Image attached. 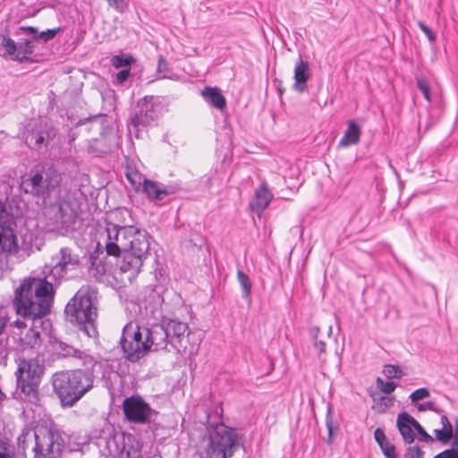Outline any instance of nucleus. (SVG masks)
Returning <instances> with one entry per match:
<instances>
[{
    "instance_id": "obj_14",
    "label": "nucleus",
    "mask_w": 458,
    "mask_h": 458,
    "mask_svg": "<svg viewBox=\"0 0 458 458\" xmlns=\"http://www.w3.org/2000/svg\"><path fill=\"white\" fill-rule=\"evenodd\" d=\"M57 352L58 354L63 358H73L81 360L84 367H91L92 369L98 368L102 369V379L104 381V386L109 391H112L113 383L111 381V374L114 372L110 369L107 360H98L84 351L74 348L73 346L69 345L64 342H59L57 344Z\"/></svg>"
},
{
    "instance_id": "obj_17",
    "label": "nucleus",
    "mask_w": 458,
    "mask_h": 458,
    "mask_svg": "<svg viewBox=\"0 0 458 458\" xmlns=\"http://www.w3.org/2000/svg\"><path fill=\"white\" fill-rule=\"evenodd\" d=\"M46 216L58 230H73L77 221V213L68 202H56L47 210Z\"/></svg>"
},
{
    "instance_id": "obj_37",
    "label": "nucleus",
    "mask_w": 458,
    "mask_h": 458,
    "mask_svg": "<svg viewBox=\"0 0 458 458\" xmlns=\"http://www.w3.org/2000/svg\"><path fill=\"white\" fill-rule=\"evenodd\" d=\"M416 84L418 89L422 92L426 100L428 102H431L430 88L428 81L424 77H419L416 79Z\"/></svg>"
},
{
    "instance_id": "obj_49",
    "label": "nucleus",
    "mask_w": 458,
    "mask_h": 458,
    "mask_svg": "<svg viewBox=\"0 0 458 458\" xmlns=\"http://www.w3.org/2000/svg\"><path fill=\"white\" fill-rule=\"evenodd\" d=\"M8 322V317L5 310L0 308V335L3 334Z\"/></svg>"
},
{
    "instance_id": "obj_11",
    "label": "nucleus",
    "mask_w": 458,
    "mask_h": 458,
    "mask_svg": "<svg viewBox=\"0 0 458 458\" xmlns=\"http://www.w3.org/2000/svg\"><path fill=\"white\" fill-rule=\"evenodd\" d=\"M35 458H58L64 447L62 432L53 425L39 428L33 433Z\"/></svg>"
},
{
    "instance_id": "obj_43",
    "label": "nucleus",
    "mask_w": 458,
    "mask_h": 458,
    "mask_svg": "<svg viewBox=\"0 0 458 458\" xmlns=\"http://www.w3.org/2000/svg\"><path fill=\"white\" fill-rule=\"evenodd\" d=\"M424 452L419 445L409 446L405 451V458H423Z\"/></svg>"
},
{
    "instance_id": "obj_1",
    "label": "nucleus",
    "mask_w": 458,
    "mask_h": 458,
    "mask_svg": "<svg viewBox=\"0 0 458 458\" xmlns=\"http://www.w3.org/2000/svg\"><path fill=\"white\" fill-rule=\"evenodd\" d=\"M54 295L55 290L47 281L28 277L15 289L13 306L24 318L40 319L50 312Z\"/></svg>"
},
{
    "instance_id": "obj_10",
    "label": "nucleus",
    "mask_w": 458,
    "mask_h": 458,
    "mask_svg": "<svg viewBox=\"0 0 458 458\" xmlns=\"http://www.w3.org/2000/svg\"><path fill=\"white\" fill-rule=\"evenodd\" d=\"M62 182V174L54 166L38 169H31L28 178L21 183V188L26 193L35 197L47 198L56 189Z\"/></svg>"
},
{
    "instance_id": "obj_12",
    "label": "nucleus",
    "mask_w": 458,
    "mask_h": 458,
    "mask_svg": "<svg viewBox=\"0 0 458 458\" xmlns=\"http://www.w3.org/2000/svg\"><path fill=\"white\" fill-rule=\"evenodd\" d=\"M164 106L159 97L145 96L138 100L133 114L130 117L129 129L138 130L140 126L147 127L154 123L162 114Z\"/></svg>"
},
{
    "instance_id": "obj_26",
    "label": "nucleus",
    "mask_w": 458,
    "mask_h": 458,
    "mask_svg": "<svg viewBox=\"0 0 458 458\" xmlns=\"http://www.w3.org/2000/svg\"><path fill=\"white\" fill-rule=\"evenodd\" d=\"M256 206L259 210H264L270 203L273 195L266 184L260 185L255 191Z\"/></svg>"
},
{
    "instance_id": "obj_45",
    "label": "nucleus",
    "mask_w": 458,
    "mask_h": 458,
    "mask_svg": "<svg viewBox=\"0 0 458 458\" xmlns=\"http://www.w3.org/2000/svg\"><path fill=\"white\" fill-rule=\"evenodd\" d=\"M434 433H435L436 438L444 444H446L453 437V434L449 433L448 431H446L444 428L435 429Z\"/></svg>"
},
{
    "instance_id": "obj_19",
    "label": "nucleus",
    "mask_w": 458,
    "mask_h": 458,
    "mask_svg": "<svg viewBox=\"0 0 458 458\" xmlns=\"http://www.w3.org/2000/svg\"><path fill=\"white\" fill-rule=\"evenodd\" d=\"M142 191L150 201L160 202L167 196L175 193V189L173 186H166L156 181L144 179Z\"/></svg>"
},
{
    "instance_id": "obj_39",
    "label": "nucleus",
    "mask_w": 458,
    "mask_h": 458,
    "mask_svg": "<svg viewBox=\"0 0 458 458\" xmlns=\"http://www.w3.org/2000/svg\"><path fill=\"white\" fill-rule=\"evenodd\" d=\"M377 386L382 391L384 394H389L394 391L397 386V384L393 381L385 382L382 378H377Z\"/></svg>"
},
{
    "instance_id": "obj_51",
    "label": "nucleus",
    "mask_w": 458,
    "mask_h": 458,
    "mask_svg": "<svg viewBox=\"0 0 458 458\" xmlns=\"http://www.w3.org/2000/svg\"><path fill=\"white\" fill-rule=\"evenodd\" d=\"M441 423L443 425L442 428H444L446 431H448L449 433L453 434V426L445 415L441 416Z\"/></svg>"
},
{
    "instance_id": "obj_8",
    "label": "nucleus",
    "mask_w": 458,
    "mask_h": 458,
    "mask_svg": "<svg viewBox=\"0 0 458 458\" xmlns=\"http://www.w3.org/2000/svg\"><path fill=\"white\" fill-rule=\"evenodd\" d=\"M80 264V258L69 247H63L51 257L49 264L42 269L41 280L47 281L55 291V288L67 279V274L75 270Z\"/></svg>"
},
{
    "instance_id": "obj_27",
    "label": "nucleus",
    "mask_w": 458,
    "mask_h": 458,
    "mask_svg": "<svg viewBox=\"0 0 458 458\" xmlns=\"http://www.w3.org/2000/svg\"><path fill=\"white\" fill-rule=\"evenodd\" d=\"M49 133L47 131H37L32 130L28 132L26 135V142L28 145L32 146L37 148H40L46 142V140H48Z\"/></svg>"
},
{
    "instance_id": "obj_50",
    "label": "nucleus",
    "mask_w": 458,
    "mask_h": 458,
    "mask_svg": "<svg viewBox=\"0 0 458 458\" xmlns=\"http://www.w3.org/2000/svg\"><path fill=\"white\" fill-rule=\"evenodd\" d=\"M394 398H387L386 396H382L380 398V405H383V408L380 410L381 412L386 411L387 408L393 405Z\"/></svg>"
},
{
    "instance_id": "obj_24",
    "label": "nucleus",
    "mask_w": 458,
    "mask_h": 458,
    "mask_svg": "<svg viewBox=\"0 0 458 458\" xmlns=\"http://www.w3.org/2000/svg\"><path fill=\"white\" fill-rule=\"evenodd\" d=\"M374 437L386 458H397L394 445L388 441L382 428H376Z\"/></svg>"
},
{
    "instance_id": "obj_6",
    "label": "nucleus",
    "mask_w": 458,
    "mask_h": 458,
    "mask_svg": "<svg viewBox=\"0 0 458 458\" xmlns=\"http://www.w3.org/2000/svg\"><path fill=\"white\" fill-rule=\"evenodd\" d=\"M16 226L14 216L10 214L5 205L0 199V251L8 255H14L21 250L26 255L34 251V235L26 231L21 235V242L19 243L14 227Z\"/></svg>"
},
{
    "instance_id": "obj_23",
    "label": "nucleus",
    "mask_w": 458,
    "mask_h": 458,
    "mask_svg": "<svg viewBox=\"0 0 458 458\" xmlns=\"http://www.w3.org/2000/svg\"><path fill=\"white\" fill-rule=\"evenodd\" d=\"M360 139V128L354 121H349L347 129L339 141L341 147L357 144Z\"/></svg>"
},
{
    "instance_id": "obj_35",
    "label": "nucleus",
    "mask_w": 458,
    "mask_h": 458,
    "mask_svg": "<svg viewBox=\"0 0 458 458\" xmlns=\"http://www.w3.org/2000/svg\"><path fill=\"white\" fill-rule=\"evenodd\" d=\"M383 373L388 379H392V378L400 379L403 376V372L401 369V368L397 365H392V364L386 365L384 367Z\"/></svg>"
},
{
    "instance_id": "obj_44",
    "label": "nucleus",
    "mask_w": 458,
    "mask_h": 458,
    "mask_svg": "<svg viewBox=\"0 0 458 458\" xmlns=\"http://www.w3.org/2000/svg\"><path fill=\"white\" fill-rule=\"evenodd\" d=\"M414 429L420 435L423 441L427 443H431L434 441V438L426 432L423 427L416 420L414 421Z\"/></svg>"
},
{
    "instance_id": "obj_25",
    "label": "nucleus",
    "mask_w": 458,
    "mask_h": 458,
    "mask_svg": "<svg viewBox=\"0 0 458 458\" xmlns=\"http://www.w3.org/2000/svg\"><path fill=\"white\" fill-rule=\"evenodd\" d=\"M34 46L30 39L24 38L17 43V54L15 56V61L20 63H27L30 62L31 59L28 56L29 55L33 54Z\"/></svg>"
},
{
    "instance_id": "obj_40",
    "label": "nucleus",
    "mask_w": 458,
    "mask_h": 458,
    "mask_svg": "<svg viewBox=\"0 0 458 458\" xmlns=\"http://www.w3.org/2000/svg\"><path fill=\"white\" fill-rule=\"evenodd\" d=\"M62 30L61 27L48 29L47 30L41 31L38 35V40L41 39L44 42H47L53 39L60 31Z\"/></svg>"
},
{
    "instance_id": "obj_38",
    "label": "nucleus",
    "mask_w": 458,
    "mask_h": 458,
    "mask_svg": "<svg viewBox=\"0 0 458 458\" xmlns=\"http://www.w3.org/2000/svg\"><path fill=\"white\" fill-rule=\"evenodd\" d=\"M39 31L38 30V28L36 27H32V26H21L17 29L16 32H15V35L16 36H20V35H22V34H26L30 37H31V38L33 40H38V35Z\"/></svg>"
},
{
    "instance_id": "obj_56",
    "label": "nucleus",
    "mask_w": 458,
    "mask_h": 458,
    "mask_svg": "<svg viewBox=\"0 0 458 458\" xmlns=\"http://www.w3.org/2000/svg\"><path fill=\"white\" fill-rule=\"evenodd\" d=\"M433 458H450L448 449L444 450L443 452L437 454Z\"/></svg>"
},
{
    "instance_id": "obj_3",
    "label": "nucleus",
    "mask_w": 458,
    "mask_h": 458,
    "mask_svg": "<svg viewBox=\"0 0 458 458\" xmlns=\"http://www.w3.org/2000/svg\"><path fill=\"white\" fill-rule=\"evenodd\" d=\"M164 302V297L157 289L150 290L146 298V310L149 311L155 318L161 317V323L167 332V339L173 351L182 355H193L198 351L199 344L191 343V333L186 322L177 318H165L162 315L161 306Z\"/></svg>"
},
{
    "instance_id": "obj_30",
    "label": "nucleus",
    "mask_w": 458,
    "mask_h": 458,
    "mask_svg": "<svg viewBox=\"0 0 458 458\" xmlns=\"http://www.w3.org/2000/svg\"><path fill=\"white\" fill-rule=\"evenodd\" d=\"M15 447L11 440L0 437V458H15Z\"/></svg>"
},
{
    "instance_id": "obj_34",
    "label": "nucleus",
    "mask_w": 458,
    "mask_h": 458,
    "mask_svg": "<svg viewBox=\"0 0 458 458\" xmlns=\"http://www.w3.org/2000/svg\"><path fill=\"white\" fill-rule=\"evenodd\" d=\"M21 341L25 345H29L30 347L33 348L40 342V333L33 327H30Z\"/></svg>"
},
{
    "instance_id": "obj_15",
    "label": "nucleus",
    "mask_w": 458,
    "mask_h": 458,
    "mask_svg": "<svg viewBox=\"0 0 458 458\" xmlns=\"http://www.w3.org/2000/svg\"><path fill=\"white\" fill-rule=\"evenodd\" d=\"M123 411L126 420L140 425L150 424L157 414L140 394L126 397L123 402Z\"/></svg>"
},
{
    "instance_id": "obj_31",
    "label": "nucleus",
    "mask_w": 458,
    "mask_h": 458,
    "mask_svg": "<svg viewBox=\"0 0 458 458\" xmlns=\"http://www.w3.org/2000/svg\"><path fill=\"white\" fill-rule=\"evenodd\" d=\"M326 426L328 430V443L332 442V437L335 430L339 428V423L333 418V409L330 404L327 405V416H326Z\"/></svg>"
},
{
    "instance_id": "obj_16",
    "label": "nucleus",
    "mask_w": 458,
    "mask_h": 458,
    "mask_svg": "<svg viewBox=\"0 0 458 458\" xmlns=\"http://www.w3.org/2000/svg\"><path fill=\"white\" fill-rule=\"evenodd\" d=\"M134 233L132 225L108 224L106 227V250L108 255L124 257L129 249V240Z\"/></svg>"
},
{
    "instance_id": "obj_20",
    "label": "nucleus",
    "mask_w": 458,
    "mask_h": 458,
    "mask_svg": "<svg viewBox=\"0 0 458 458\" xmlns=\"http://www.w3.org/2000/svg\"><path fill=\"white\" fill-rule=\"evenodd\" d=\"M415 419L406 411L400 412L397 416L396 425L406 444L414 441L415 435L411 428H414Z\"/></svg>"
},
{
    "instance_id": "obj_48",
    "label": "nucleus",
    "mask_w": 458,
    "mask_h": 458,
    "mask_svg": "<svg viewBox=\"0 0 458 458\" xmlns=\"http://www.w3.org/2000/svg\"><path fill=\"white\" fill-rule=\"evenodd\" d=\"M131 75L130 68H124L118 72L115 76V81L117 84H123Z\"/></svg>"
},
{
    "instance_id": "obj_32",
    "label": "nucleus",
    "mask_w": 458,
    "mask_h": 458,
    "mask_svg": "<svg viewBox=\"0 0 458 458\" xmlns=\"http://www.w3.org/2000/svg\"><path fill=\"white\" fill-rule=\"evenodd\" d=\"M126 178L131 184L132 188L135 191H140V189H143V181L147 179L143 174H140L138 171H128L126 172Z\"/></svg>"
},
{
    "instance_id": "obj_4",
    "label": "nucleus",
    "mask_w": 458,
    "mask_h": 458,
    "mask_svg": "<svg viewBox=\"0 0 458 458\" xmlns=\"http://www.w3.org/2000/svg\"><path fill=\"white\" fill-rule=\"evenodd\" d=\"M67 321L78 327L88 337L96 338L98 330L97 292L86 285L81 287L64 309Z\"/></svg>"
},
{
    "instance_id": "obj_2",
    "label": "nucleus",
    "mask_w": 458,
    "mask_h": 458,
    "mask_svg": "<svg viewBox=\"0 0 458 458\" xmlns=\"http://www.w3.org/2000/svg\"><path fill=\"white\" fill-rule=\"evenodd\" d=\"M96 369L85 367L55 372L52 376L54 392L63 407L74 406L86 394L91 391L95 383Z\"/></svg>"
},
{
    "instance_id": "obj_58",
    "label": "nucleus",
    "mask_w": 458,
    "mask_h": 458,
    "mask_svg": "<svg viewBox=\"0 0 458 458\" xmlns=\"http://www.w3.org/2000/svg\"><path fill=\"white\" fill-rule=\"evenodd\" d=\"M331 330H332V327L330 326L329 327V333H328V335L331 333Z\"/></svg>"
},
{
    "instance_id": "obj_55",
    "label": "nucleus",
    "mask_w": 458,
    "mask_h": 458,
    "mask_svg": "<svg viewBox=\"0 0 458 458\" xmlns=\"http://www.w3.org/2000/svg\"><path fill=\"white\" fill-rule=\"evenodd\" d=\"M450 458H458V447L451 446V448L448 449Z\"/></svg>"
},
{
    "instance_id": "obj_21",
    "label": "nucleus",
    "mask_w": 458,
    "mask_h": 458,
    "mask_svg": "<svg viewBox=\"0 0 458 458\" xmlns=\"http://www.w3.org/2000/svg\"><path fill=\"white\" fill-rule=\"evenodd\" d=\"M309 62L299 57L294 67V89L303 92L307 89V81L310 79Z\"/></svg>"
},
{
    "instance_id": "obj_13",
    "label": "nucleus",
    "mask_w": 458,
    "mask_h": 458,
    "mask_svg": "<svg viewBox=\"0 0 458 458\" xmlns=\"http://www.w3.org/2000/svg\"><path fill=\"white\" fill-rule=\"evenodd\" d=\"M120 345L125 359L131 362H137L147 354L145 336L140 327L131 322L123 328Z\"/></svg>"
},
{
    "instance_id": "obj_36",
    "label": "nucleus",
    "mask_w": 458,
    "mask_h": 458,
    "mask_svg": "<svg viewBox=\"0 0 458 458\" xmlns=\"http://www.w3.org/2000/svg\"><path fill=\"white\" fill-rule=\"evenodd\" d=\"M32 437L31 430L28 428H23L21 432L17 437V446L19 450L24 452L27 448V441Z\"/></svg>"
},
{
    "instance_id": "obj_47",
    "label": "nucleus",
    "mask_w": 458,
    "mask_h": 458,
    "mask_svg": "<svg viewBox=\"0 0 458 458\" xmlns=\"http://www.w3.org/2000/svg\"><path fill=\"white\" fill-rule=\"evenodd\" d=\"M417 408L420 411H424L428 410V411H434L438 414L443 412V411L441 409H438L435 406V403L432 401H429V402H427L424 403H420V404H418Z\"/></svg>"
},
{
    "instance_id": "obj_41",
    "label": "nucleus",
    "mask_w": 458,
    "mask_h": 458,
    "mask_svg": "<svg viewBox=\"0 0 458 458\" xmlns=\"http://www.w3.org/2000/svg\"><path fill=\"white\" fill-rule=\"evenodd\" d=\"M429 394H430L429 391L427 388L420 387V388L413 391L410 394V399H411V403H415L420 400L428 397Z\"/></svg>"
},
{
    "instance_id": "obj_7",
    "label": "nucleus",
    "mask_w": 458,
    "mask_h": 458,
    "mask_svg": "<svg viewBox=\"0 0 458 458\" xmlns=\"http://www.w3.org/2000/svg\"><path fill=\"white\" fill-rule=\"evenodd\" d=\"M17 364L15 371L17 389H20L30 403L38 402L39 400L38 388L45 371L43 362L38 358H20Z\"/></svg>"
},
{
    "instance_id": "obj_22",
    "label": "nucleus",
    "mask_w": 458,
    "mask_h": 458,
    "mask_svg": "<svg viewBox=\"0 0 458 458\" xmlns=\"http://www.w3.org/2000/svg\"><path fill=\"white\" fill-rule=\"evenodd\" d=\"M201 96L211 106L220 111H224L226 108V99L218 88L209 86L205 87L201 90Z\"/></svg>"
},
{
    "instance_id": "obj_29",
    "label": "nucleus",
    "mask_w": 458,
    "mask_h": 458,
    "mask_svg": "<svg viewBox=\"0 0 458 458\" xmlns=\"http://www.w3.org/2000/svg\"><path fill=\"white\" fill-rule=\"evenodd\" d=\"M5 31V34H0V45L5 50V55H9L13 60H15L17 43L10 38L7 29Z\"/></svg>"
},
{
    "instance_id": "obj_33",
    "label": "nucleus",
    "mask_w": 458,
    "mask_h": 458,
    "mask_svg": "<svg viewBox=\"0 0 458 458\" xmlns=\"http://www.w3.org/2000/svg\"><path fill=\"white\" fill-rule=\"evenodd\" d=\"M135 62V59L131 55H114L111 58V64L115 68L126 67L130 68L131 64Z\"/></svg>"
},
{
    "instance_id": "obj_42",
    "label": "nucleus",
    "mask_w": 458,
    "mask_h": 458,
    "mask_svg": "<svg viewBox=\"0 0 458 458\" xmlns=\"http://www.w3.org/2000/svg\"><path fill=\"white\" fill-rule=\"evenodd\" d=\"M313 346H314V349L317 351L318 358L321 361H324L325 360L324 354L326 353V350H327L326 342L321 339L315 340V341H313Z\"/></svg>"
},
{
    "instance_id": "obj_18",
    "label": "nucleus",
    "mask_w": 458,
    "mask_h": 458,
    "mask_svg": "<svg viewBox=\"0 0 458 458\" xmlns=\"http://www.w3.org/2000/svg\"><path fill=\"white\" fill-rule=\"evenodd\" d=\"M143 331L145 332L147 352L149 351H173L167 339V332H165L161 321L150 324L148 327H144Z\"/></svg>"
},
{
    "instance_id": "obj_9",
    "label": "nucleus",
    "mask_w": 458,
    "mask_h": 458,
    "mask_svg": "<svg viewBox=\"0 0 458 458\" xmlns=\"http://www.w3.org/2000/svg\"><path fill=\"white\" fill-rule=\"evenodd\" d=\"M149 255L148 233L134 227V233L129 240L128 252L120 261L119 267L123 273H129V278L139 274L144 260Z\"/></svg>"
},
{
    "instance_id": "obj_54",
    "label": "nucleus",
    "mask_w": 458,
    "mask_h": 458,
    "mask_svg": "<svg viewBox=\"0 0 458 458\" xmlns=\"http://www.w3.org/2000/svg\"><path fill=\"white\" fill-rule=\"evenodd\" d=\"M452 446L458 447V419L455 421V436Z\"/></svg>"
},
{
    "instance_id": "obj_46",
    "label": "nucleus",
    "mask_w": 458,
    "mask_h": 458,
    "mask_svg": "<svg viewBox=\"0 0 458 458\" xmlns=\"http://www.w3.org/2000/svg\"><path fill=\"white\" fill-rule=\"evenodd\" d=\"M418 26L425 33V35L427 36V38L430 43L436 42V40H437L436 34L432 31V30L428 26H427L423 21H419Z\"/></svg>"
},
{
    "instance_id": "obj_5",
    "label": "nucleus",
    "mask_w": 458,
    "mask_h": 458,
    "mask_svg": "<svg viewBox=\"0 0 458 458\" xmlns=\"http://www.w3.org/2000/svg\"><path fill=\"white\" fill-rule=\"evenodd\" d=\"M209 418V413H207L208 435V445L205 449L207 458H230L239 447L243 446L238 442L236 430L221 421L211 423Z\"/></svg>"
},
{
    "instance_id": "obj_28",
    "label": "nucleus",
    "mask_w": 458,
    "mask_h": 458,
    "mask_svg": "<svg viewBox=\"0 0 458 458\" xmlns=\"http://www.w3.org/2000/svg\"><path fill=\"white\" fill-rule=\"evenodd\" d=\"M237 280L241 285L242 289V297L248 302L251 301V289L252 283L247 274H245L242 270L237 271Z\"/></svg>"
},
{
    "instance_id": "obj_53",
    "label": "nucleus",
    "mask_w": 458,
    "mask_h": 458,
    "mask_svg": "<svg viewBox=\"0 0 458 458\" xmlns=\"http://www.w3.org/2000/svg\"><path fill=\"white\" fill-rule=\"evenodd\" d=\"M99 116H100V114H98V115H95V116H89V117H87V118H85V119H80V120L76 123V125H82V124H85L87 122L95 121V120H97Z\"/></svg>"
},
{
    "instance_id": "obj_57",
    "label": "nucleus",
    "mask_w": 458,
    "mask_h": 458,
    "mask_svg": "<svg viewBox=\"0 0 458 458\" xmlns=\"http://www.w3.org/2000/svg\"><path fill=\"white\" fill-rule=\"evenodd\" d=\"M165 65H166V63H165L164 57L160 56L158 59L157 72H161L163 70V67Z\"/></svg>"
},
{
    "instance_id": "obj_52",
    "label": "nucleus",
    "mask_w": 458,
    "mask_h": 458,
    "mask_svg": "<svg viewBox=\"0 0 458 458\" xmlns=\"http://www.w3.org/2000/svg\"><path fill=\"white\" fill-rule=\"evenodd\" d=\"M309 332H310V337L312 338L313 341L318 339V334L320 332V329H319L318 327H316V326L315 327H311L310 328Z\"/></svg>"
}]
</instances>
